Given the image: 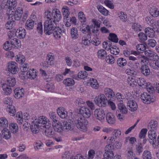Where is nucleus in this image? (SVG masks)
Listing matches in <instances>:
<instances>
[{
    "instance_id": "f257e3e1",
    "label": "nucleus",
    "mask_w": 159,
    "mask_h": 159,
    "mask_svg": "<svg viewBox=\"0 0 159 159\" xmlns=\"http://www.w3.org/2000/svg\"><path fill=\"white\" fill-rule=\"evenodd\" d=\"M31 122L30 128L32 132L34 134L38 133L40 127L49 128L51 125L49 120L44 116H40Z\"/></svg>"
},
{
    "instance_id": "f03ea898",
    "label": "nucleus",
    "mask_w": 159,
    "mask_h": 159,
    "mask_svg": "<svg viewBox=\"0 0 159 159\" xmlns=\"http://www.w3.org/2000/svg\"><path fill=\"white\" fill-rule=\"evenodd\" d=\"M94 102L98 107H104L107 105L108 99L104 94L100 93L95 97Z\"/></svg>"
},
{
    "instance_id": "7ed1b4c3",
    "label": "nucleus",
    "mask_w": 159,
    "mask_h": 159,
    "mask_svg": "<svg viewBox=\"0 0 159 159\" xmlns=\"http://www.w3.org/2000/svg\"><path fill=\"white\" fill-rule=\"evenodd\" d=\"M44 32L46 34L50 35L52 34L55 27V24L53 20H46L44 23Z\"/></svg>"
},
{
    "instance_id": "20e7f679",
    "label": "nucleus",
    "mask_w": 159,
    "mask_h": 159,
    "mask_svg": "<svg viewBox=\"0 0 159 159\" xmlns=\"http://www.w3.org/2000/svg\"><path fill=\"white\" fill-rule=\"evenodd\" d=\"M76 127L81 131L85 132L87 131L88 121L83 118L78 119L75 121Z\"/></svg>"
},
{
    "instance_id": "39448f33",
    "label": "nucleus",
    "mask_w": 159,
    "mask_h": 159,
    "mask_svg": "<svg viewBox=\"0 0 159 159\" xmlns=\"http://www.w3.org/2000/svg\"><path fill=\"white\" fill-rule=\"evenodd\" d=\"M23 9L21 7H18L16 9L11 11L8 15L9 18L13 17L16 20H20L23 14Z\"/></svg>"
},
{
    "instance_id": "423d86ee",
    "label": "nucleus",
    "mask_w": 159,
    "mask_h": 159,
    "mask_svg": "<svg viewBox=\"0 0 159 159\" xmlns=\"http://www.w3.org/2000/svg\"><path fill=\"white\" fill-rule=\"evenodd\" d=\"M7 70L10 73L15 75L17 74L19 71L17 64L14 61H11L7 64Z\"/></svg>"
},
{
    "instance_id": "0eeeda50",
    "label": "nucleus",
    "mask_w": 159,
    "mask_h": 159,
    "mask_svg": "<svg viewBox=\"0 0 159 159\" xmlns=\"http://www.w3.org/2000/svg\"><path fill=\"white\" fill-rule=\"evenodd\" d=\"M30 115L27 113H23L21 111L17 112L16 115L17 122L19 124H22L24 120H27L30 118Z\"/></svg>"
},
{
    "instance_id": "6e6552de",
    "label": "nucleus",
    "mask_w": 159,
    "mask_h": 159,
    "mask_svg": "<svg viewBox=\"0 0 159 159\" xmlns=\"http://www.w3.org/2000/svg\"><path fill=\"white\" fill-rule=\"evenodd\" d=\"M79 114L84 118L88 119L91 116V113L90 109L88 107L83 106L79 109Z\"/></svg>"
},
{
    "instance_id": "1a4fd4ad",
    "label": "nucleus",
    "mask_w": 159,
    "mask_h": 159,
    "mask_svg": "<svg viewBox=\"0 0 159 159\" xmlns=\"http://www.w3.org/2000/svg\"><path fill=\"white\" fill-rule=\"evenodd\" d=\"M17 4V0H7L4 6V8L9 10L10 13L14 10Z\"/></svg>"
},
{
    "instance_id": "9d476101",
    "label": "nucleus",
    "mask_w": 159,
    "mask_h": 159,
    "mask_svg": "<svg viewBox=\"0 0 159 159\" xmlns=\"http://www.w3.org/2000/svg\"><path fill=\"white\" fill-rule=\"evenodd\" d=\"M94 115L97 120L103 121L104 119L105 114L103 109L98 108L94 111Z\"/></svg>"
},
{
    "instance_id": "9b49d317",
    "label": "nucleus",
    "mask_w": 159,
    "mask_h": 159,
    "mask_svg": "<svg viewBox=\"0 0 159 159\" xmlns=\"http://www.w3.org/2000/svg\"><path fill=\"white\" fill-rule=\"evenodd\" d=\"M112 145L108 144L106 145L105 148V152L104 154V156L109 159H112L114 156V153L113 151L111 150Z\"/></svg>"
},
{
    "instance_id": "f8f14e48",
    "label": "nucleus",
    "mask_w": 159,
    "mask_h": 159,
    "mask_svg": "<svg viewBox=\"0 0 159 159\" xmlns=\"http://www.w3.org/2000/svg\"><path fill=\"white\" fill-rule=\"evenodd\" d=\"M140 98L142 102L146 104H149L151 102L154 101V99L152 98L151 95L146 92L141 94Z\"/></svg>"
},
{
    "instance_id": "ddd939ff",
    "label": "nucleus",
    "mask_w": 159,
    "mask_h": 159,
    "mask_svg": "<svg viewBox=\"0 0 159 159\" xmlns=\"http://www.w3.org/2000/svg\"><path fill=\"white\" fill-rule=\"evenodd\" d=\"M63 21L66 26L69 27L72 24L75 25L77 22L76 18L73 16L71 17H66L64 18Z\"/></svg>"
},
{
    "instance_id": "4468645a",
    "label": "nucleus",
    "mask_w": 159,
    "mask_h": 159,
    "mask_svg": "<svg viewBox=\"0 0 159 159\" xmlns=\"http://www.w3.org/2000/svg\"><path fill=\"white\" fill-rule=\"evenodd\" d=\"M144 53L146 56L149 57V59L153 61V62H155L156 61H158L159 59V57L157 54L151 50L146 51Z\"/></svg>"
},
{
    "instance_id": "2eb2a0df",
    "label": "nucleus",
    "mask_w": 159,
    "mask_h": 159,
    "mask_svg": "<svg viewBox=\"0 0 159 159\" xmlns=\"http://www.w3.org/2000/svg\"><path fill=\"white\" fill-rule=\"evenodd\" d=\"M52 18L55 22L60 21L62 18V16L60 11L57 9H54L52 11Z\"/></svg>"
},
{
    "instance_id": "dca6fc26",
    "label": "nucleus",
    "mask_w": 159,
    "mask_h": 159,
    "mask_svg": "<svg viewBox=\"0 0 159 159\" xmlns=\"http://www.w3.org/2000/svg\"><path fill=\"white\" fill-rule=\"evenodd\" d=\"M57 113L59 117L62 119L66 118L68 116V112L66 109L62 107H58L57 110Z\"/></svg>"
},
{
    "instance_id": "f3484780",
    "label": "nucleus",
    "mask_w": 159,
    "mask_h": 159,
    "mask_svg": "<svg viewBox=\"0 0 159 159\" xmlns=\"http://www.w3.org/2000/svg\"><path fill=\"white\" fill-rule=\"evenodd\" d=\"M25 94V91L22 88H17L14 90V96L16 99H20L23 97Z\"/></svg>"
},
{
    "instance_id": "a211bd4d",
    "label": "nucleus",
    "mask_w": 159,
    "mask_h": 159,
    "mask_svg": "<svg viewBox=\"0 0 159 159\" xmlns=\"http://www.w3.org/2000/svg\"><path fill=\"white\" fill-rule=\"evenodd\" d=\"M55 56L53 54L49 53L48 54L47 57V64L48 66H43L45 68H47L48 66H53L54 65Z\"/></svg>"
},
{
    "instance_id": "6ab92c4d",
    "label": "nucleus",
    "mask_w": 159,
    "mask_h": 159,
    "mask_svg": "<svg viewBox=\"0 0 159 159\" xmlns=\"http://www.w3.org/2000/svg\"><path fill=\"white\" fill-rule=\"evenodd\" d=\"M148 135L150 143L152 144H155L156 141L157 136L156 131L154 130H149Z\"/></svg>"
},
{
    "instance_id": "aec40b11",
    "label": "nucleus",
    "mask_w": 159,
    "mask_h": 159,
    "mask_svg": "<svg viewBox=\"0 0 159 159\" xmlns=\"http://www.w3.org/2000/svg\"><path fill=\"white\" fill-rule=\"evenodd\" d=\"M52 126L54 130L58 132H60L63 130V126L61 123L58 120H55L52 122Z\"/></svg>"
},
{
    "instance_id": "412c9836",
    "label": "nucleus",
    "mask_w": 159,
    "mask_h": 159,
    "mask_svg": "<svg viewBox=\"0 0 159 159\" xmlns=\"http://www.w3.org/2000/svg\"><path fill=\"white\" fill-rule=\"evenodd\" d=\"M106 120L110 125L114 124L116 122V119L114 114L111 112H108L106 115Z\"/></svg>"
},
{
    "instance_id": "4be33fe9",
    "label": "nucleus",
    "mask_w": 159,
    "mask_h": 159,
    "mask_svg": "<svg viewBox=\"0 0 159 159\" xmlns=\"http://www.w3.org/2000/svg\"><path fill=\"white\" fill-rule=\"evenodd\" d=\"M4 83L8 85L10 87H14L16 84V79L13 76H7L6 78Z\"/></svg>"
},
{
    "instance_id": "5701e85b",
    "label": "nucleus",
    "mask_w": 159,
    "mask_h": 159,
    "mask_svg": "<svg viewBox=\"0 0 159 159\" xmlns=\"http://www.w3.org/2000/svg\"><path fill=\"white\" fill-rule=\"evenodd\" d=\"M26 34L25 30L24 28L20 27L16 30V35L19 38L22 39L25 37Z\"/></svg>"
},
{
    "instance_id": "b1692460",
    "label": "nucleus",
    "mask_w": 159,
    "mask_h": 159,
    "mask_svg": "<svg viewBox=\"0 0 159 159\" xmlns=\"http://www.w3.org/2000/svg\"><path fill=\"white\" fill-rule=\"evenodd\" d=\"M37 75V70L34 69H30L26 73L27 78L32 80L35 78Z\"/></svg>"
},
{
    "instance_id": "393cba45",
    "label": "nucleus",
    "mask_w": 159,
    "mask_h": 159,
    "mask_svg": "<svg viewBox=\"0 0 159 159\" xmlns=\"http://www.w3.org/2000/svg\"><path fill=\"white\" fill-rule=\"evenodd\" d=\"M45 128L46 129L45 131V135L49 138H54L56 133L51 126L49 128Z\"/></svg>"
},
{
    "instance_id": "a878e982",
    "label": "nucleus",
    "mask_w": 159,
    "mask_h": 159,
    "mask_svg": "<svg viewBox=\"0 0 159 159\" xmlns=\"http://www.w3.org/2000/svg\"><path fill=\"white\" fill-rule=\"evenodd\" d=\"M141 73L144 75L147 76L150 74V70L148 66L146 65H143L141 66L140 69Z\"/></svg>"
},
{
    "instance_id": "bb28decb",
    "label": "nucleus",
    "mask_w": 159,
    "mask_h": 159,
    "mask_svg": "<svg viewBox=\"0 0 159 159\" xmlns=\"http://www.w3.org/2000/svg\"><path fill=\"white\" fill-rule=\"evenodd\" d=\"M52 33L54 37L56 39L60 38L62 35L61 30L59 27H56Z\"/></svg>"
},
{
    "instance_id": "cd10ccee",
    "label": "nucleus",
    "mask_w": 159,
    "mask_h": 159,
    "mask_svg": "<svg viewBox=\"0 0 159 159\" xmlns=\"http://www.w3.org/2000/svg\"><path fill=\"white\" fill-rule=\"evenodd\" d=\"M88 74L85 71H80L77 76L74 77V79L77 80H79L80 79H84L87 77Z\"/></svg>"
},
{
    "instance_id": "c85d7f7f",
    "label": "nucleus",
    "mask_w": 159,
    "mask_h": 159,
    "mask_svg": "<svg viewBox=\"0 0 159 159\" xmlns=\"http://www.w3.org/2000/svg\"><path fill=\"white\" fill-rule=\"evenodd\" d=\"M70 34L71 38L74 40L78 39L79 37L78 30L75 27H73L71 28Z\"/></svg>"
},
{
    "instance_id": "c756f323",
    "label": "nucleus",
    "mask_w": 159,
    "mask_h": 159,
    "mask_svg": "<svg viewBox=\"0 0 159 159\" xmlns=\"http://www.w3.org/2000/svg\"><path fill=\"white\" fill-rule=\"evenodd\" d=\"M70 121L68 120V121L66 120L62 121L63 130L69 131L72 129L73 128L72 124Z\"/></svg>"
},
{
    "instance_id": "7c9ffc66",
    "label": "nucleus",
    "mask_w": 159,
    "mask_h": 159,
    "mask_svg": "<svg viewBox=\"0 0 159 159\" xmlns=\"http://www.w3.org/2000/svg\"><path fill=\"white\" fill-rule=\"evenodd\" d=\"M6 111L10 115L14 116L16 113V110L15 107L12 105H9L6 108Z\"/></svg>"
},
{
    "instance_id": "2f4dec72",
    "label": "nucleus",
    "mask_w": 159,
    "mask_h": 159,
    "mask_svg": "<svg viewBox=\"0 0 159 159\" xmlns=\"http://www.w3.org/2000/svg\"><path fill=\"white\" fill-rule=\"evenodd\" d=\"M11 87L9 86L8 85L3 83L2 84V89L4 94L6 95L10 94L12 92Z\"/></svg>"
},
{
    "instance_id": "473e14b6",
    "label": "nucleus",
    "mask_w": 159,
    "mask_h": 159,
    "mask_svg": "<svg viewBox=\"0 0 159 159\" xmlns=\"http://www.w3.org/2000/svg\"><path fill=\"white\" fill-rule=\"evenodd\" d=\"M2 137L5 139L8 140L11 137V132L7 129H4L2 131Z\"/></svg>"
},
{
    "instance_id": "72a5a7b5",
    "label": "nucleus",
    "mask_w": 159,
    "mask_h": 159,
    "mask_svg": "<svg viewBox=\"0 0 159 159\" xmlns=\"http://www.w3.org/2000/svg\"><path fill=\"white\" fill-rule=\"evenodd\" d=\"M105 95L108 98L111 99L114 97L115 94L114 91L111 89L106 88L104 89Z\"/></svg>"
},
{
    "instance_id": "f704fd0d",
    "label": "nucleus",
    "mask_w": 159,
    "mask_h": 159,
    "mask_svg": "<svg viewBox=\"0 0 159 159\" xmlns=\"http://www.w3.org/2000/svg\"><path fill=\"white\" fill-rule=\"evenodd\" d=\"M11 43L12 48L16 49H19L21 48L20 41L17 39L15 38L11 39Z\"/></svg>"
},
{
    "instance_id": "c9c22d12",
    "label": "nucleus",
    "mask_w": 159,
    "mask_h": 159,
    "mask_svg": "<svg viewBox=\"0 0 159 159\" xmlns=\"http://www.w3.org/2000/svg\"><path fill=\"white\" fill-rule=\"evenodd\" d=\"M89 83L90 86L93 89H97L99 87V84L97 80L94 78H91L89 80Z\"/></svg>"
},
{
    "instance_id": "e433bc0d",
    "label": "nucleus",
    "mask_w": 159,
    "mask_h": 159,
    "mask_svg": "<svg viewBox=\"0 0 159 159\" xmlns=\"http://www.w3.org/2000/svg\"><path fill=\"white\" fill-rule=\"evenodd\" d=\"M90 38L88 35L83 36L82 38L81 44L85 46H88L90 44Z\"/></svg>"
},
{
    "instance_id": "4c0bfd02",
    "label": "nucleus",
    "mask_w": 159,
    "mask_h": 159,
    "mask_svg": "<svg viewBox=\"0 0 159 159\" xmlns=\"http://www.w3.org/2000/svg\"><path fill=\"white\" fill-rule=\"evenodd\" d=\"M63 83L66 86L71 87L75 84V82L73 79L68 78L65 79L63 81Z\"/></svg>"
},
{
    "instance_id": "58836bf2",
    "label": "nucleus",
    "mask_w": 159,
    "mask_h": 159,
    "mask_svg": "<svg viewBox=\"0 0 159 159\" xmlns=\"http://www.w3.org/2000/svg\"><path fill=\"white\" fill-rule=\"evenodd\" d=\"M8 122L7 119L5 117H2L0 118V126L5 129L8 126Z\"/></svg>"
},
{
    "instance_id": "ea45409f",
    "label": "nucleus",
    "mask_w": 159,
    "mask_h": 159,
    "mask_svg": "<svg viewBox=\"0 0 159 159\" xmlns=\"http://www.w3.org/2000/svg\"><path fill=\"white\" fill-rule=\"evenodd\" d=\"M132 100H130V111H134L137 110L138 107L136 102L132 99V98H130Z\"/></svg>"
},
{
    "instance_id": "a19ab883",
    "label": "nucleus",
    "mask_w": 159,
    "mask_h": 159,
    "mask_svg": "<svg viewBox=\"0 0 159 159\" xmlns=\"http://www.w3.org/2000/svg\"><path fill=\"white\" fill-rule=\"evenodd\" d=\"M158 125V122L156 121H151L148 125V129L149 130L156 131Z\"/></svg>"
},
{
    "instance_id": "79ce46f5",
    "label": "nucleus",
    "mask_w": 159,
    "mask_h": 159,
    "mask_svg": "<svg viewBox=\"0 0 159 159\" xmlns=\"http://www.w3.org/2000/svg\"><path fill=\"white\" fill-rule=\"evenodd\" d=\"M145 32L147 35L150 38H153L155 36V32L153 30L149 27L146 28Z\"/></svg>"
},
{
    "instance_id": "37998d69",
    "label": "nucleus",
    "mask_w": 159,
    "mask_h": 159,
    "mask_svg": "<svg viewBox=\"0 0 159 159\" xmlns=\"http://www.w3.org/2000/svg\"><path fill=\"white\" fill-rule=\"evenodd\" d=\"M97 8L99 11L103 15L107 16L108 15V11L102 6L98 5L97 7Z\"/></svg>"
},
{
    "instance_id": "c03bdc74",
    "label": "nucleus",
    "mask_w": 159,
    "mask_h": 159,
    "mask_svg": "<svg viewBox=\"0 0 159 159\" xmlns=\"http://www.w3.org/2000/svg\"><path fill=\"white\" fill-rule=\"evenodd\" d=\"M15 58L16 61L19 63H23L25 60V56L21 53L16 55Z\"/></svg>"
},
{
    "instance_id": "a18cd8bd",
    "label": "nucleus",
    "mask_w": 159,
    "mask_h": 159,
    "mask_svg": "<svg viewBox=\"0 0 159 159\" xmlns=\"http://www.w3.org/2000/svg\"><path fill=\"white\" fill-rule=\"evenodd\" d=\"M107 55L106 52L103 49H100L98 51L97 56L99 59H103L106 57Z\"/></svg>"
},
{
    "instance_id": "49530a36",
    "label": "nucleus",
    "mask_w": 159,
    "mask_h": 159,
    "mask_svg": "<svg viewBox=\"0 0 159 159\" xmlns=\"http://www.w3.org/2000/svg\"><path fill=\"white\" fill-rule=\"evenodd\" d=\"M118 108L120 112L123 114H126L127 113V110L125 106L122 103L118 104Z\"/></svg>"
},
{
    "instance_id": "de8ad7c7",
    "label": "nucleus",
    "mask_w": 159,
    "mask_h": 159,
    "mask_svg": "<svg viewBox=\"0 0 159 159\" xmlns=\"http://www.w3.org/2000/svg\"><path fill=\"white\" fill-rule=\"evenodd\" d=\"M137 60V59L136 57H134L132 56H130V61H132L134 62H132L131 61H130V65H131V67L132 66L133 68H137V66L139 65L138 63L136 62Z\"/></svg>"
},
{
    "instance_id": "09e8293b",
    "label": "nucleus",
    "mask_w": 159,
    "mask_h": 159,
    "mask_svg": "<svg viewBox=\"0 0 159 159\" xmlns=\"http://www.w3.org/2000/svg\"><path fill=\"white\" fill-rule=\"evenodd\" d=\"M147 23L151 26H153L155 25V21L152 16H147L145 19Z\"/></svg>"
},
{
    "instance_id": "8fccbe9b",
    "label": "nucleus",
    "mask_w": 159,
    "mask_h": 159,
    "mask_svg": "<svg viewBox=\"0 0 159 159\" xmlns=\"http://www.w3.org/2000/svg\"><path fill=\"white\" fill-rule=\"evenodd\" d=\"M78 18L79 20L81 23H84L86 21L85 15L82 11H80L78 13Z\"/></svg>"
},
{
    "instance_id": "3c124183",
    "label": "nucleus",
    "mask_w": 159,
    "mask_h": 159,
    "mask_svg": "<svg viewBox=\"0 0 159 159\" xmlns=\"http://www.w3.org/2000/svg\"><path fill=\"white\" fill-rule=\"evenodd\" d=\"M117 63L119 66L122 67L126 65L127 61L125 59L120 57L117 59Z\"/></svg>"
},
{
    "instance_id": "603ef678",
    "label": "nucleus",
    "mask_w": 159,
    "mask_h": 159,
    "mask_svg": "<svg viewBox=\"0 0 159 159\" xmlns=\"http://www.w3.org/2000/svg\"><path fill=\"white\" fill-rule=\"evenodd\" d=\"M10 129L13 133L17 132L18 130L17 125L16 123H10L9 125Z\"/></svg>"
},
{
    "instance_id": "864d4df0",
    "label": "nucleus",
    "mask_w": 159,
    "mask_h": 159,
    "mask_svg": "<svg viewBox=\"0 0 159 159\" xmlns=\"http://www.w3.org/2000/svg\"><path fill=\"white\" fill-rule=\"evenodd\" d=\"M35 24L32 20H28L25 24V28L27 30H32L34 28Z\"/></svg>"
},
{
    "instance_id": "5fc2aeb1",
    "label": "nucleus",
    "mask_w": 159,
    "mask_h": 159,
    "mask_svg": "<svg viewBox=\"0 0 159 159\" xmlns=\"http://www.w3.org/2000/svg\"><path fill=\"white\" fill-rule=\"evenodd\" d=\"M61 11L64 16V18L68 16L70 14L69 8L67 6H63L62 8Z\"/></svg>"
},
{
    "instance_id": "6e6d98bb",
    "label": "nucleus",
    "mask_w": 159,
    "mask_h": 159,
    "mask_svg": "<svg viewBox=\"0 0 159 159\" xmlns=\"http://www.w3.org/2000/svg\"><path fill=\"white\" fill-rule=\"evenodd\" d=\"M137 79L136 77H131L130 76V86L134 88L137 85Z\"/></svg>"
},
{
    "instance_id": "4d7b16f0",
    "label": "nucleus",
    "mask_w": 159,
    "mask_h": 159,
    "mask_svg": "<svg viewBox=\"0 0 159 159\" xmlns=\"http://www.w3.org/2000/svg\"><path fill=\"white\" fill-rule=\"evenodd\" d=\"M12 47L11 41H8L5 42L3 45V48L6 51L10 50L12 48Z\"/></svg>"
},
{
    "instance_id": "13d9d810",
    "label": "nucleus",
    "mask_w": 159,
    "mask_h": 159,
    "mask_svg": "<svg viewBox=\"0 0 159 159\" xmlns=\"http://www.w3.org/2000/svg\"><path fill=\"white\" fill-rule=\"evenodd\" d=\"M152 155L151 152L148 150H145L142 154L143 159H152Z\"/></svg>"
},
{
    "instance_id": "bf43d9fd",
    "label": "nucleus",
    "mask_w": 159,
    "mask_h": 159,
    "mask_svg": "<svg viewBox=\"0 0 159 159\" xmlns=\"http://www.w3.org/2000/svg\"><path fill=\"white\" fill-rule=\"evenodd\" d=\"M118 16L120 20L123 21H126L127 20V16L126 14L122 11L118 13Z\"/></svg>"
},
{
    "instance_id": "052dcab7",
    "label": "nucleus",
    "mask_w": 159,
    "mask_h": 159,
    "mask_svg": "<svg viewBox=\"0 0 159 159\" xmlns=\"http://www.w3.org/2000/svg\"><path fill=\"white\" fill-rule=\"evenodd\" d=\"M108 39L112 42L117 43L118 42V39L117 35L115 34L111 33L109 34Z\"/></svg>"
},
{
    "instance_id": "680f3d73",
    "label": "nucleus",
    "mask_w": 159,
    "mask_h": 159,
    "mask_svg": "<svg viewBox=\"0 0 159 159\" xmlns=\"http://www.w3.org/2000/svg\"><path fill=\"white\" fill-rule=\"evenodd\" d=\"M44 16L46 20H48L49 19L53 20L52 12H51L49 10H47L45 11L44 12Z\"/></svg>"
},
{
    "instance_id": "e2e57ef3",
    "label": "nucleus",
    "mask_w": 159,
    "mask_h": 159,
    "mask_svg": "<svg viewBox=\"0 0 159 159\" xmlns=\"http://www.w3.org/2000/svg\"><path fill=\"white\" fill-rule=\"evenodd\" d=\"M106 62L111 64H113L115 62V60L113 57L111 55H108L106 57Z\"/></svg>"
},
{
    "instance_id": "0e129e2a",
    "label": "nucleus",
    "mask_w": 159,
    "mask_h": 159,
    "mask_svg": "<svg viewBox=\"0 0 159 159\" xmlns=\"http://www.w3.org/2000/svg\"><path fill=\"white\" fill-rule=\"evenodd\" d=\"M80 30L83 33L86 34L90 32V27L88 25H82L80 28Z\"/></svg>"
},
{
    "instance_id": "69168bd1",
    "label": "nucleus",
    "mask_w": 159,
    "mask_h": 159,
    "mask_svg": "<svg viewBox=\"0 0 159 159\" xmlns=\"http://www.w3.org/2000/svg\"><path fill=\"white\" fill-rule=\"evenodd\" d=\"M149 12L152 17H157L159 16V11H157L156 8H151Z\"/></svg>"
},
{
    "instance_id": "338daca9",
    "label": "nucleus",
    "mask_w": 159,
    "mask_h": 159,
    "mask_svg": "<svg viewBox=\"0 0 159 159\" xmlns=\"http://www.w3.org/2000/svg\"><path fill=\"white\" fill-rule=\"evenodd\" d=\"M110 50L111 54L115 55L118 54L120 52L119 48L115 46H113L112 47L111 46Z\"/></svg>"
},
{
    "instance_id": "774afa93",
    "label": "nucleus",
    "mask_w": 159,
    "mask_h": 159,
    "mask_svg": "<svg viewBox=\"0 0 159 159\" xmlns=\"http://www.w3.org/2000/svg\"><path fill=\"white\" fill-rule=\"evenodd\" d=\"M15 25V22L13 20L8 21L6 24V27L8 29H11Z\"/></svg>"
}]
</instances>
